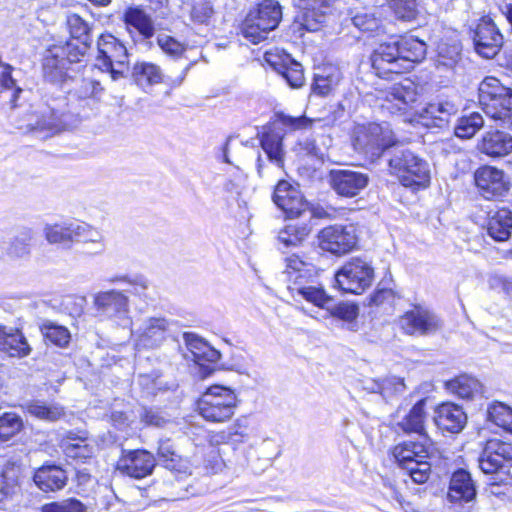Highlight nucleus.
Returning <instances> with one entry per match:
<instances>
[{
	"mask_svg": "<svg viewBox=\"0 0 512 512\" xmlns=\"http://www.w3.org/2000/svg\"><path fill=\"white\" fill-rule=\"evenodd\" d=\"M417 86L409 79L392 85L386 93L382 107L391 114H406L417 101Z\"/></svg>",
	"mask_w": 512,
	"mask_h": 512,
	"instance_id": "22",
	"label": "nucleus"
},
{
	"mask_svg": "<svg viewBox=\"0 0 512 512\" xmlns=\"http://www.w3.org/2000/svg\"><path fill=\"white\" fill-rule=\"evenodd\" d=\"M157 456L159 463L171 471L180 472L184 468L183 460L177 453L171 439L167 438L159 441Z\"/></svg>",
	"mask_w": 512,
	"mask_h": 512,
	"instance_id": "43",
	"label": "nucleus"
},
{
	"mask_svg": "<svg viewBox=\"0 0 512 512\" xmlns=\"http://www.w3.org/2000/svg\"><path fill=\"white\" fill-rule=\"evenodd\" d=\"M319 307L329 311L332 317L346 322L348 330L353 332L358 330V323L356 319L359 315V307L356 304L349 302L333 304L332 300L329 304Z\"/></svg>",
	"mask_w": 512,
	"mask_h": 512,
	"instance_id": "40",
	"label": "nucleus"
},
{
	"mask_svg": "<svg viewBox=\"0 0 512 512\" xmlns=\"http://www.w3.org/2000/svg\"><path fill=\"white\" fill-rule=\"evenodd\" d=\"M272 199L288 218L300 217L308 207L300 190L286 180L277 183Z\"/></svg>",
	"mask_w": 512,
	"mask_h": 512,
	"instance_id": "21",
	"label": "nucleus"
},
{
	"mask_svg": "<svg viewBox=\"0 0 512 512\" xmlns=\"http://www.w3.org/2000/svg\"><path fill=\"white\" fill-rule=\"evenodd\" d=\"M487 418L495 425L512 433V409L510 407L495 402L488 407Z\"/></svg>",
	"mask_w": 512,
	"mask_h": 512,
	"instance_id": "49",
	"label": "nucleus"
},
{
	"mask_svg": "<svg viewBox=\"0 0 512 512\" xmlns=\"http://www.w3.org/2000/svg\"><path fill=\"white\" fill-rule=\"evenodd\" d=\"M131 77L135 84L143 89L160 84L164 80L161 67L155 63L146 61L134 64Z\"/></svg>",
	"mask_w": 512,
	"mask_h": 512,
	"instance_id": "36",
	"label": "nucleus"
},
{
	"mask_svg": "<svg viewBox=\"0 0 512 512\" xmlns=\"http://www.w3.org/2000/svg\"><path fill=\"white\" fill-rule=\"evenodd\" d=\"M282 19V7L275 0H264L252 9L241 26L245 39L258 44L267 39L268 34L275 30Z\"/></svg>",
	"mask_w": 512,
	"mask_h": 512,
	"instance_id": "6",
	"label": "nucleus"
},
{
	"mask_svg": "<svg viewBox=\"0 0 512 512\" xmlns=\"http://www.w3.org/2000/svg\"><path fill=\"white\" fill-rule=\"evenodd\" d=\"M110 282L127 283L130 288L123 290L125 294L130 293L131 295L138 297L144 301L152 299L149 294L150 282L142 274L115 276L110 279Z\"/></svg>",
	"mask_w": 512,
	"mask_h": 512,
	"instance_id": "41",
	"label": "nucleus"
},
{
	"mask_svg": "<svg viewBox=\"0 0 512 512\" xmlns=\"http://www.w3.org/2000/svg\"><path fill=\"white\" fill-rule=\"evenodd\" d=\"M312 231L309 222H293L285 225L278 233L279 242L285 247L301 246Z\"/></svg>",
	"mask_w": 512,
	"mask_h": 512,
	"instance_id": "39",
	"label": "nucleus"
},
{
	"mask_svg": "<svg viewBox=\"0 0 512 512\" xmlns=\"http://www.w3.org/2000/svg\"><path fill=\"white\" fill-rule=\"evenodd\" d=\"M264 60L286 80L290 87L299 88L304 84L303 67L299 62L292 59L290 55L267 51L264 54Z\"/></svg>",
	"mask_w": 512,
	"mask_h": 512,
	"instance_id": "24",
	"label": "nucleus"
},
{
	"mask_svg": "<svg viewBox=\"0 0 512 512\" xmlns=\"http://www.w3.org/2000/svg\"><path fill=\"white\" fill-rule=\"evenodd\" d=\"M477 490L469 471L457 467L450 475V512H472Z\"/></svg>",
	"mask_w": 512,
	"mask_h": 512,
	"instance_id": "14",
	"label": "nucleus"
},
{
	"mask_svg": "<svg viewBox=\"0 0 512 512\" xmlns=\"http://www.w3.org/2000/svg\"><path fill=\"white\" fill-rule=\"evenodd\" d=\"M399 48V56L404 72L413 68V64L424 59L426 45L423 41L412 37H395Z\"/></svg>",
	"mask_w": 512,
	"mask_h": 512,
	"instance_id": "34",
	"label": "nucleus"
},
{
	"mask_svg": "<svg viewBox=\"0 0 512 512\" xmlns=\"http://www.w3.org/2000/svg\"><path fill=\"white\" fill-rule=\"evenodd\" d=\"M44 235L50 244H62L70 248L74 242L93 243L97 246L96 253L104 251L103 235L86 222L66 221L62 223L47 224Z\"/></svg>",
	"mask_w": 512,
	"mask_h": 512,
	"instance_id": "7",
	"label": "nucleus"
},
{
	"mask_svg": "<svg viewBox=\"0 0 512 512\" xmlns=\"http://www.w3.org/2000/svg\"><path fill=\"white\" fill-rule=\"evenodd\" d=\"M183 340L188 350V353L184 355L185 358L200 366L203 365V362L216 363L221 357L218 350L193 332H185Z\"/></svg>",
	"mask_w": 512,
	"mask_h": 512,
	"instance_id": "29",
	"label": "nucleus"
},
{
	"mask_svg": "<svg viewBox=\"0 0 512 512\" xmlns=\"http://www.w3.org/2000/svg\"><path fill=\"white\" fill-rule=\"evenodd\" d=\"M140 419L146 425L154 426L157 428L164 427L167 423L170 422L169 417L164 415L162 411L153 408H145L140 415Z\"/></svg>",
	"mask_w": 512,
	"mask_h": 512,
	"instance_id": "60",
	"label": "nucleus"
},
{
	"mask_svg": "<svg viewBox=\"0 0 512 512\" xmlns=\"http://www.w3.org/2000/svg\"><path fill=\"white\" fill-rule=\"evenodd\" d=\"M213 12V7L209 2H199L192 7L191 17L194 22L207 24Z\"/></svg>",
	"mask_w": 512,
	"mask_h": 512,
	"instance_id": "63",
	"label": "nucleus"
},
{
	"mask_svg": "<svg viewBox=\"0 0 512 512\" xmlns=\"http://www.w3.org/2000/svg\"><path fill=\"white\" fill-rule=\"evenodd\" d=\"M97 60L103 67H111L112 64L124 66L127 62L126 47L113 35L102 34L97 42Z\"/></svg>",
	"mask_w": 512,
	"mask_h": 512,
	"instance_id": "28",
	"label": "nucleus"
},
{
	"mask_svg": "<svg viewBox=\"0 0 512 512\" xmlns=\"http://www.w3.org/2000/svg\"><path fill=\"white\" fill-rule=\"evenodd\" d=\"M93 305L98 317L122 328H131L129 297L123 291L112 289L98 292L93 298Z\"/></svg>",
	"mask_w": 512,
	"mask_h": 512,
	"instance_id": "12",
	"label": "nucleus"
},
{
	"mask_svg": "<svg viewBox=\"0 0 512 512\" xmlns=\"http://www.w3.org/2000/svg\"><path fill=\"white\" fill-rule=\"evenodd\" d=\"M41 332L46 340L58 347H66L71 339V334L65 326L51 321L42 324Z\"/></svg>",
	"mask_w": 512,
	"mask_h": 512,
	"instance_id": "48",
	"label": "nucleus"
},
{
	"mask_svg": "<svg viewBox=\"0 0 512 512\" xmlns=\"http://www.w3.org/2000/svg\"><path fill=\"white\" fill-rule=\"evenodd\" d=\"M425 400H419L410 409L409 413L395 425V431L401 430L405 434H418L419 436H425Z\"/></svg>",
	"mask_w": 512,
	"mask_h": 512,
	"instance_id": "37",
	"label": "nucleus"
},
{
	"mask_svg": "<svg viewBox=\"0 0 512 512\" xmlns=\"http://www.w3.org/2000/svg\"><path fill=\"white\" fill-rule=\"evenodd\" d=\"M416 113L419 114L421 123L427 127H443L448 122V111L444 102H431Z\"/></svg>",
	"mask_w": 512,
	"mask_h": 512,
	"instance_id": "42",
	"label": "nucleus"
},
{
	"mask_svg": "<svg viewBox=\"0 0 512 512\" xmlns=\"http://www.w3.org/2000/svg\"><path fill=\"white\" fill-rule=\"evenodd\" d=\"M335 280L341 290L361 294L374 280V269L365 259L352 258L335 274Z\"/></svg>",
	"mask_w": 512,
	"mask_h": 512,
	"instance_id": "13",
	"label": "nucleus"
},
{
	"mask_svg": "<svg viewBox=\"0 0 512 512\" xmlns=\"http://www.w3.org/2000/svg\"><path fill=\"white\" fill-rule=\"evenodd\" d=\"M473 42L476 52L481 57L492 59L503 45V35L492 19L483 17L476 26Z\"/></svg>",
	"mask_w": 512,
	"mask_h": 512,
	"instance_id": "17",
	"label": "nucleus"
},
{
	"mask_svg": "<svg viewBox=\"0 0 512 512\" xmlns=\"http://www.w3.org/2000/svg\"><path fill=\"white\" fill-rule=\"evenodd\" d=\"M483 125L482 115L478 112H472L458 119L454 128V134L460 139H470Z\"/></svg>",
	"mask_w": 512,
	"mask_h": 512,
	"instance_id": "46",
	"label": "nucleus"
},
{
	"mask_svg": "<svg viewBox=\"0 0 512 512\" xmlns=\"http://www.w3.org/2000/svg\"><path fill=\"white\" fill-rule=\"evenodd\" d=\"M94 453V447L91 443L76 445L71 444L66 447L65 455L68 458L78 461H85L88 458H91Z\"/></svg>",
	"mask_w": 512,
	"mask_h": 512,
	"instance_id": "62",
	"label": "nucleus"
},
{
	"mask_svg": "<svg viewBox=\"0 0 512 512\" xmlns=\"http://www.w3.org/2000/svg\"><path fill=\"white\" fill-rule=\"evenodd\" d=\"M453 161L458 176L459 173H467L471 168V159L467 152L458 150L453 153V157H450V162Z\"/></svg>",
	"mask_w": 512,
	"mask_h": 512,
	"instance_id": "64",
	"label": "nucleus"
},
{
	"mask_svg": "<svg viewBox=\"0 0 512 512\" xmlns=\"http://www.w3.org/2000/svg\"><path fill=\"white\" fill-rule=\"evenodd\" d=\"M474 181L480 195L486 200H500L511 188L505 172L494 166L479 167L474 173Z\"/></svg>",
	"mask_w": 512,
	"mask_h": 512,
	"instance_id": "16",
	"label": "nucleus"
},
{
	"mask_svg": "<svg viewBox=\"0 0 512 512\" xmlns=\"http://www.w3.org/2000/svg\"><path fill=\"white\" fill-rule=\"evenodd\" d=\"M450 433L461 432L467 424V414L462 407L450 401Z\"/></svg>",
	"mask_w": 512,
	"mask_h": 512,
	"instance_id": "59",
	"label": "nucleus"
},
{
	"mask_svg": "<svg viewBox=\"0 0 512 512\" xmlns=\"http://www.w3.org/2000/svg\"><path fill=\"white\" fill-rule=\"evenodd\" d=\"M287 289L299 301L306 300L315 306H324L332 301L318 281L317 268L296 254L284 259Z\"/></svg>",
	"mask_w": 512,
	"mask_h": 512,
	"instance_id": "2",
	"label": "nucleus"
},
{
	"mask_svg": "<svg viewBox=\"0 0 512 512\" xmlns=\"http://www.w3.org/2000/svg\"><path fill=\"white\" fill-rule=\"evenodd\" d=\"M389 167L399 182L414 192L425 189L430 183L428 164L409 150L396 153L389 160Z\"/></svg>",
	"mask_w": 512,
	"mask_h": 512,
	"instance_id": "10",
	"label": "nucleus"
},
{
	"mask_svg": "<svg viewBox=\"0 0 512 512\" xmlns=\"http://www.w3.org/2000/svg\"><path fill=\"white\" fill-rule=\"evenodd\" d=\"M260 145L265 153V157L259 155L257 158L256 168L258 175H263L266 163H270L279 169L283 168L285 153L282 133L270 128L265 130L261 134Z\"/></svg>",
	"mask_w": 512,
	"mask_h": 512,
	"instance_id": "23",
	"label": "nucleus"
},
{
	"mask_svg": "<svg viewBox=\"0 0 512 512\" xmlns=\"http://www.w3.org/2000/svg\"><path fill=\"white\" fill-rule=\"evenodd\" d=\"M13 67L10 64H5L4 69L0 73V92L12 91L10 102L12 107H16V100L19 94L22 92L20 87L16 86V81L12 77Z\"/></svg>",
	"mask_w": 512,
	"mask_h": 512,
	"instance_id": "54",
	"label": "nucleus"
},
{
	"mask_svg": "<svg viewBox=\"0 0 512 512\" xmlns=\"http://www.w3.org/2000/svg\"><path fill=\"white\" fill-rule=\"evenodd\" d=\"M249 422L246 417L238 418L235 423L228 428L227 440L233 443L244 442L248 438Z\"/></svg>",
	"mask_w": 512,
	"mask_h": 512,
	"instance_id": "58",
	"label": "nucleus"
},
{
	"mask_svg": "<svg viewBox=\"0 0 512 512\" xmlns=\"http://www.w3.org/2000/svg\"><path fill=\"white\" fill-rule=\"evenodd\" d=\"M350 20L355 28L364 33L377 31L380 27V20L368 11H358Z\"/></svg>",
	"mask_w": 512,
	"mask_h": 512,
	"instance_id": "53",
	"label": "nucleus"
},
{
	"mask_svg": "<svg viewBox=\"0 0 512 512\" xmlns=\"http://www.w3.org/2000/svg\"><path fill=\"white\" fill-rule=\"evenodd\" d=\"M131 333L135 337V347L140 349H155L160 347L169 333V321L162 317H150Z\"/></svg>",
	"mask_w": 512,
	"mask_h": 512,
	"instance_id": "20",
	"label": "nucleus"
},
{
	"mask_svg": "<svg viewBox=\"0 0 512 512\" xmlns=\"http://www.w3.org/2000/svg\"><path fill=\"white\" fill-rule=\"evenodd\" d=\"M330 3L331 0H297V6L301 9L298 16L300 26L309 32L317 31L325 21Z\"/></svg>",
	"mask_w": 512,
	"mask_h": 512,
	"instance_id": "27",
	"label": "nucleus"
},
{
	"mask_svg": "<svg viewBox=\"0 0 512 512\" xmlns=\"http://www.w3.org/2000/svg\"><path fill=\"white\" fill-rule=\"evenodd\" d=\"M399 324L406 334H428L438 328L437 316L427 308L416 305L400 317Z\"/></svg>",
	"mask_w": 512,
	"mask_h": 512,
	"instance_id": "25",
	"label": "nucleus"
},
{
	"mask_svg": "<svg viewBox=\"0 0 512 512\" xmlns=\"http://www.w3.org/2000/svg\"><path fill=\"white\" fill-rule=\"evenodd\" d=\"M0 350L12 357H24L31 349L19 329L0 325Z\"/></svg>",
	"mask_w": 512,
	"mask_h": 512,
	"instance_id": "33",
	"label": "nucleus"
},
{
	"mask_svg": "<svg viewBox=\"0 0 512 512\" xmlns=\"http://www.w3.org/2000/svg\"><path fill=\"white\" fill-rule=\"evenodd\" d=\"M391 454L413 482L422 484L429 479L431 464L426 460L429 457L426 439L399 443L392 448Z\"/></svg>",
	"mask_w": 512,
	"mask_h": 512,
	"instance_id": "8",
	"label": "nucleus"
},
{
	"mask_svg": "<svg viewBox=\"0 0 512 512\" xmlns=\"http://www.w3.org/2000/svg\"><path fill=\"white\" fill-rule=\"evenodd\" d=\"M488 235L498 242L506 241L512 233V211L501 208L491 214L487 221Z\"/></svg>",
	"mask_w": 512,
	"mask_h": 512,
	"instance_id": "35",
	"label": "nucleus"
},
{
	"mask_svg": "<svg viewBox=\"0 0 512 512\" xmlns=\"http://www.w3.org/2000/svg\"><path fill=\"white\" fill-rule=\"evenodd\" d=\"M66 24L71 36L64 45H52L43 58V74L47 81L59 83L67 75L71 64L79 63L91 47V28L79 15L67 16Z\"/></svg>",
	"mask_w": 512,
	"mask_h": 512,
	"instance_id": "1",
	"label": "nucleus"
},
{
	"mask_svg": "<svg viewBox=\"0 0 512 512\" xmlns=\"http://www.w3.org/2000/svg\"><path fill=\"white\" fill-rule=\"evenodd\" d=\"M477 149L492 158H500L512 152V136L504 131L489 130L477 144Z\"/></svg>",
	"mask_w": 512,
	"mask_h": 512,
	"instance_id": "30",
	"label": "nucleus"
},
{
	"mask_svg": "<svg viewBox=\"0 0 512 512\" xmlns=\"http://www.w3.org/2000/svg\"><path fill=\"white\" fill-rule=\"evenodd\" d=\"M479 103L484 113L512 129V89L488 76L479 84Z\"/></svg>",
	"mask_w": 512,
	"mask_h": 512,
	"instance_id": "5",
	"label": "nucleus"
},
{
	"mask_svg": "<svg viewBox=\"0 0 512 512\" xmlns=\"http://www.w3.org/2000/svg\"><path fill=\"white\" fill-rule=\"evenodd\" d=\"M237 407L235 392L225 386L213 385L197 402L199 414L208 422L223 423L232 418Z\"/></svg>",
	"mask_w": 512,
	"mask_h": 512,
	"instance_id": "11",
	"label": "nucleus"
},
{
	"mask_svg": "<svg viewBox=\"0 0 512 512\" xmlns=\"http://www.w3.org/2000/svg\"><path fill=\"white\" fill-rule=\"evenodd\" d=\"M329 182L337 195L353 198L368 186L369 176L356 170L335 169L330 171Z\"/></svg>",
	"mask_w": 512,
	"mask_h": 512,
	"instance_id": "18",
	"label": "nucleus"
},
{
	"mask_svg": "<svg viewBox=\"0 0 512 512\" xmlns=\"http://www.w3.org/2000/svg\"><path fill=\"white\" fill-rule=\"evenodd\" d=\"M389 4L396 16L404 21H410L417 15L416 0H390Z\"/></svg>",
	"mask_w": 512,
	"mask_h": 512,
	"instance_id": "55",
	"label": "nucleus"
},
{
	"mask_svg": "<svg viewBox=\"0 0 512 512\" xmlns=\"http://www.w3.org/2000/svg\"><path fill=\"white\" fill-rule=\"evenodd\" d=\"M42 512H86V505L79 499L69 497L60 501H53L42 506Z\"/></svg>",
	"mask_w": 512,
	"mask_h": 512,
	"instance_id": "51",
	"label": "nucleus"
},
{
	"mask_svg": "<svg viewBox=\"0 0 512 512\" xmlns=\"http://www.w3.org/2000/svg\"><path fill=\"white\" fill-rule=\"evenodd\" d=\"M103 91V87L98 80L93 78H83L78 87L76 94L80 99L97 97Z\"/></svg>",
	"mask_w": 512,
	"mask_h": 512,
	"instance_id": "57",
	"label": "nucleus"
},
{
	"mask_svg": "<svg viewBox=\"0 0 512 512\" xmlns=\"http://www.w3.org/2000/svg\"><path fill=\"white\" fill-rule=\"evenodd\" d=\"M352 142L356 151L374 160L394 146L397 140L388 123H369L355 127Z\"/></svg>",
	"mask_w": 512,
	"mask_h": 512,
	"instance_id": "9",
	"label": "nucleus"
},
{
	"mask_svg": "<svg viewBox=\"0 0 512 512\" xmlns=\"http://www.w3.org/2000/svg\"><path fill=\"white\" fill-rule=\"evenodd\" d=\"M489 287L502 293L506 299L512 301V276L494 273L489 276Z\"/></svg>",
	"mask_w": 512,
	"mask_h": 512,
	"instance_id": "56",
	"label": "nucleus"
},
{
	"mask_svg": "<svg viewBox=\"0 0 512 512\" xmlns=\"http://www.w3.org/2000/svg\"><path fill=\"white\" fill-rule=\"evenodd\" d=\"M480 390L481 383L470 375L463 374L450 380V392L459 398H472Z\"/></svg>",
	"mask_w": 512,
	"mask_h": 512,
	"instance_id": "45",
	"label": "nucleus"
},
{
	"mask_svg": "<svg viewBox=\"0 0 512 512\" xmlns=\"http://www.w3.org/2000/svg\"><path fill=\"white\" fill-rule=\"evenodd\" d=\"M322 250L334 255H344L352 251L358 242L357 229L353 224L331 225L318 234Z\"/></svg>",
	"mask_w": 512,
	"mask_h": 512,
	"instance_id": "15",
	"label": "nucleus"
},
{
	"mask_svg": "<svg viewBox=\"0 0 512 512\" xmlns=\"http://www.w3.org/2000/svg\"><path fill=\"white\" fill-rule=\"evenodd\" d=\"M156 40L162 52L174 59L180 58L187 49L186 44L176 40L168 34H158Z\"/></svg>",
	"mask_w": 512,
	"mask_h": 512,
	"instance_id": "52",
	"label": "nucleus"
},
{
	"mask_svg": "<svg viewBox=\"0 0 512 512\" xmlns=\"http://www.w3.org/2000/svg\"><path fill=\"white\" fill-rule=\"evenodd\" d=\"M33 480L42 491L55 492L64 488L68 476L60 466L44 465L36 470Z\"/></svg>",
	"mask_w": 512,
	"mask_h": 512,
	"instance_id": "32",
	"label": "nucleus"
},
{
	"mask_svg": "<svg viewBox=\"0 0 512 512\" xmlns=\"http://www.w3.org/2000/svg\"><path fill=\"white\" fill-rule=\"evenodd\" d=\"M23 428L20 416L12 412L0 416V442H6L17 435Z\"/></svg>",
	"mask_w": 512,
	"mask_h": 512,
	"instance_id": "50",
	"label": "nucleus"
},
{
	"mask_svg": "<svg viewBox=\"0 0 512 512\" xmlns=\"http://www.w3.org/2000/svg\"><path fill=\"white\" fill-rule=\"evenodd\" d=\"M307 210L310 212L311 218L333 220L337 218L339 211L330 205H322L319 203L308 204Z\"/></svg>",
	"mask_w": 512,
	"mask_h": 512,
	"instance_id": "61",
	"label": "nucleus"
},
{
	"mask_svg": "<svg viewBox=\"0 0 512 512\" xmlns=\"http://www.w3.org/2000/svg\"><path fill=\"white\" fill-rule=\"evenodd\" d=\"M371 62L376 75L381 78L404 72L395 37L379 44L371 56Z\"/></svg>",
	"mask_w": 512,
	"mask_h": 512,
	"instance_id": "19",
	"label": "nucleus"
},
{
	"mask_svg": "<svg viewBox=\"0 0 512 512\" xmlns=\"http://www.w3.org/2000/svg\"><path fill=\"white\" fill-rule=\"evenodd\" d=\"M479 468L485 474L498 475L505 486L504 494L512 500V444L499 439L486 441L478 458Z\"/></svg>",
	"mask_w": 512,
	"mask_h": 512,
	"instance_id": "4",
	"label": "nucleus"
},
{
	"mask_svg": "<svg viewBox=\"0 0 512 512\" xmlns=\"http://www.w3.org/2000/svg\"><path fill=\"white\" fill-rule=\"evenodd\" d=\"M340 81V73L337 70L322 69L314 75L312 91L320 96L328 95Z\"/></svg>",
	"mask_w": 512,
	"mask_h": 512,
	"instance_id": "47",
	"label": "nucleus"
},
{
	"mask_svg": "<svg viewBox=\"0 0 512 512\" xmlns=\"http://www.w3.org/2000/svg\"><path fill=\"white\" fill-rule=\"evenodd\" d=\"M77 122V117L67 111L66 98L58 97L51 99L50 102L42 105L37 111L27 112L24 118L17 123V128L56 134L72 129Z\"/></svg>",
	"mask_w": 512,
	"mask_h": 512,
	"instance_id": "3",
	"label": "nucleus"
},
{
	"mask_svg": "<svg viewBox=\"0 0 512 512\" xmlns=\"http://www.w3.org/2000/svg\"><path fill=\"white\" fill-rule=\"evenodd\" d=\"M123 18L127 28L130 31L131 29H134L142 40L146 41L154 36V21L151 15L148 14L142 7H128L124 12Z\"/></svg>",
	"mask_w": 512,
	"mask_h": 512,
	"instance_id": "31",
	"label": "nucleus"
},
{
	"mask_svg": "<svg viewBox=\"0 0 512 512\" xmlns=\"http://www.w3.org/2000/svg\"><path fill=\"white\" fill-rule=\"evenodd\" d=\"M155 464L153 454L146 450H134L119 459L117 469L132 478L141 479L152 473Z\"/></svg>",
	"mask_w": 512,
	"mask_h": 512,
	"instance_id": "26",
	"label": "nucleus"
},
{
	"mask_svg": "<svg viewBox=\"0 0 512 512\" xmlns=\"http://www.w3.org/2000/svg\"><path fill=\"white\" fill-rule=\"evenodd\" d=\"M33 238L34 232L31 228L21 227L17 229L4 248L7 256L12 259H23L29 257Z\"/></svg>",
	"mask_w": 512,
	"mask_h": 512,
	"instance_id": "38",
	"label": "nucleus"
},
{
	"mask_svg": "<svg viewBox=\"0 0 512 512\" xmlns=\"http://www.w3.org/2000/svg\"><path fill=\"white\" fill-rule=\"evenodd\" d=\"M26 411L33 417L46 421H57L64 416V409L58 404H46L34 400L26 404Z\"/></svg>",
	"mask_w": 512,
	"mask_h": 512,
	"instance_id": "44",
	"label": "nucleus"
}]
</instances>
